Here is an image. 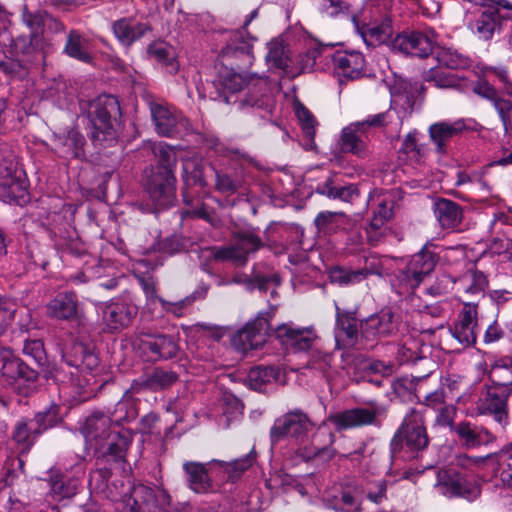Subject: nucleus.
Here are the masks:
<instances>
[{
	"label": "nucleus",
	"instance_id": "nucleus-56",
	"mask_svg": "<svg viewBox=\"0 0 512 512\" xmlns=\"http://www.w3.org/2000/svg\"><path fill=\"white\" fill-rule=\"evenodd\" d=\"M420 342L417 340H407L398 349L397 359L401 364L425 359L421 355Z\"/></svg>",
	"mask_w": 512,
	"mask_h": 512
},
{
	"label": "nucleus",
	"instance_id": "nucleus-41",
	"mask_svg": "<svg viewBox=\"0 0 512 512\" xmlns=\"http://www.w3.org/2000/svg\"><path fill=\"white\" fill-rule=\"evenodd\" d=\"M332 362L333 355L331 353L313 350L309 354L305 369L316 372L327 381H330L335 373Z\"/></svg>",
	"mask_w": 512,
	"mask_h": 512
},
{
	"label": "nucleus",
	"instance_id": "nucleus-4",
	"mask_svg": "<svg viewBox=\"0 0 512 512\" xmlns=\"http://www.w3.org/2000/svg\"><path fill=\"white\" fill-rule=\"evenodd\" d=\"M429 439L421 412L410 409L401 426L391 440L392 454L404 453L406 458H415L427 448Z\"/></svg>",
	"mask_w": 512,
	"mask_h": 512
},
{
	"label": "nucleus",
	"instance_id": "nucleus-1",
	"mask_svg": "<svg viewBox=\"0 0 512 512\" xmlns=\"http://www.w3.org/2000/svg\"><path fill=\"white\" fill-rule=\"evenodd\" d=\"M91 140L95 146H114L122 131V111L118 99L109 94L99 95L89 104Z\"/></svg>",
	"mask_w": 512,
	"mask_h": 512
},
{
	"label": "nucleus",
	"instance_id": "nucleus-60",
	"mask_svg": "<svg viewBox=\"0 0 512 512\" xmlns=\"http://www.w3.org/2000/svg\"><path fill=\"white\" fill-rule=\"evenodd\" d=\"M215 188L221 193L233 194L241 186L240 180L233 178L231 175L215 170Z\"/></svg>",
	"mask_w": 512,
	"mask_h": 512
},
{
	"label": "nucleus",
	"instance_id": "nucleus-48",
	"mask_svg": "<svg viewBox=\"0 0 512 512\" xmlns=\"http://www.w3.org/2000/svg\"><path fill=\"white\" fill-rule=\"evenodd\" d=\"M398 153L400 160H409L411 163L421 162L423 151L422 147L416 141L415 132H411L406 135Z\"/></svg>",
	"mask_w": 512,
	"mask_h": 512
},
{
	"label": "nucleus",
	"instance_id": "nucleus-51",
	"mask_svg": "<svg viewBox=\"0 0 512 512\" xmlns=\"http://www.w3.org/2000/svg\"><path fill=\"white\" fill-rule=\"evenodd\" d=\"M150 377L153 385V392L167 389L179 380V375L175 371L163 368H155L150 373Z\"/></svg>",
	"mask_w": 512,
	"mask_h": 512
},
{
	"label": "nucleus",
	"instance_id": "nucleus-2",
	"mask_svg": "<svg viewBox=\"0 0 512 512\" xmlns=\"http://www.w3.org/2000/svg\"><path fill=\"white\" fill-rule=\"evenodd\" d=\"M220 87L229 93H237L248 88V93L238 101L239 107L269 108L267 79L246 70L224 66L218 72Z\"/></svg>",
	"mask_w": 512,
	"mask_h": 512
},
{
	"label": "nucleus",
	"instance_id": "nucleus-61",
	"mask_svg": "<svg viewBox=\"0 0 512 512\" xmlns=\"http://www.w3.org/2000/svg\"><path fill=\"white\" fill-rule=\"evenodd\" d=\"M471 89L475 94L490 102L499 97L495 87L485 77H480L476 83L472 84Z\"/></svg>",
	"mask_w": 512,
	"mask_h": 512
},
{
	"label": "nucleus",
	"instance_id": "nucleus-11",
	"mask_svg": "<svg viewBox=\"0 0 512 512\" xmlns=\"http://www.w3.org/2000/svg\"><path fill=\"white\" fill-rule=\"evenodd\" d=\"M24 173L10 157L0 162V197L5 201L21 204L27 198Z\"/></svg>",
	"mask_w": 512,
	"mask_h": 512
},
{
	"label": "nucleus",
	"instance_id": "nucleus-33",
	"mask_svg": "<svg viewBox=\"0 0 512 512\" xmlns=\"http://www.w3.org/2000/svg\"><path fill=\"white\" fill-rule=\"evenodd\" d=\"M255 460L256 452L252 449L248 455L242 458L231 462L214 460L213 464L216 467L217 473L222 474L223 480L235 482L253 465Z\"/></svg>",
	"mask_w": 512,
	"mask_h": 512
},
{
	"label": "nucleus",
	"instance_id": "nucleus-12",
	"mask_svg": "<svg viewBox=\"0 0 512 512\" xmlns=\"http://www.w3.org/2000/svg\"><path fill=\"white\" fill-rule=\"evenodd\" d=\"M312 427L313 423L308 415L300 409H295L275 420L270 430V438L272 443H277L285 437L302 439Z\"/></svg>",
	"mask_w": 512,
	"mask_h": 512
},
{
	"label": "nucleus",
	"instance_id": "nucleus-8",
	"mask_svg": "<svg viewBox=\"0 0 512 512\" xmlns=\"http://www.w3.org/2000/svg\"><path fill=\"white\" fill-rule=\"evenodd\" d=\"M475 465L467 455H458L450 467V495L473 501L479 497L481 490L471 468Z\"/></svg>",
	"mask_w": 512,
	"mask_h": 512
},
{
	"label": "nucleus",
	"instance_id": "nucleus-54",
	"mask_svg": "<svg viewBox=\"0 0 512 512\" xmlns=\"http://www.w3.org/2000/svg\"><path fill=\"white\" fill-rule=\"evenodd\" d=\"M366 130L368 128H381L386 127L390 124L396 123L401 125L402 121L400 120L397 112L395 110H387L386 112L378 113L372 116H369L367 119L361 121Z\"/></svg>",
	"mask_w": 512,
	"mask_h": 512
},
{
	"label": "nucleus",
	"instance_id": "nucleus-63",
	"mask_svg": "<svg viewBox=\"0 0 512 512\" xmlns=\"http://www.w3.org/2000/svg\"><path fill=\"white\" fill-rule=\"evenodd\" d=\"M448 68V63L446 61L440 62L439 66L433 67L429 71L428 81L433 83L434 86L439 88H447L448 87V74L446 69Z\"/></svg>",
	"mask_w": 512,
	"mask_h": 512
},
{
	"label": "nucleus",
	"instance_id": "nucleus-49",
	"mask_svg": "<svg viewBox=\"0 0 512 512\" xmlns=\"http://www.w3.org/2000/svg\"><path fill=\"white\" fill-rule=\"evenodd\" d=\"M153 153L158 159V166L156 172L168 170L173 173V168L176 164V153L174 150L165 143L154 144Z\"/></svg>",
	"mask_w": 512,
	"mask_h": 512
},
{
	"label": "nucleus",
	"instance_id": "nucleus-62",
	"mask_svg": "<svg viewBox=\"0 0 512 512\" xmlns=\"http://www.w3.org/2000/svg\"><path fill=\"white\" fill-rule=\"evenodd\" d=\"M393 29L390 20H386L381 24L368 27L365 35L375 39L378 42H386L392 35Z\"/></svg>",
	"mask_w": 512,
	"mask_h": 512
},
{
	"label": "nucleus",
	"instance_id": "nucleus-6",
	"mask_svg": "<svg viewBox=\"0 0 512 512\" xmlns=\"http://www.w3.org/2000/svg\"><path fill=\"white\" fill-rule=\"evenodd\" d=\"M512 394V383H493L485 386L477 401V411L481 415L493 416L504 426L508 422V398Z\"/></svg>",
	"mask_w": 512,
	"mask_h": 512
},
{
	"label": "nucleus",
	"instance_id": "nucleus-40",
	"mask_svg": "<svg viewBox=\"0 0 512 512\" xmlns=\"http://www.w3.org/2000/svg\"><path fill=\"white\" fill-rule=\"evenodd\" d=\"M279 370L274 366H256L249 370L246 384L255 391H263L273 381H277Z\"/></svg>",
	"mask_w": 512,
	"mask_h": 512
},
{
	"label": "nucleus",
	"instance_id": "nucleus-32",
	"mask_svg": "<svg viewBox=\"0 0 512 512\" xmlns=\"http://www.w3.org/2000/svg\"><path fill=\"white\" fill-rule=\"evenodd\" d=\"M189 487L196 493H208L215 486L208 475L205 465L198 462H186L183 465Z\"/></svg>",
	"mask_w": 512,
	"mask_h": 512
},
{
	"label": "nucleus",
	"instance_id": "nucleus-18",
	"mask_svg": "<svg viewBox=\"0 0 512 512\" xmlns=\"http://www.w3.org/2000/svg\"><path fill=\"white\" fill-rule=\"evenodd\" d=\"M391 47L406 55L425 58L433 51V41L423 32L405 31L392 40Z\"/></svg>",
	"mask_w": 512,
	"mask_h": 512
},
{
	"label": "nucleus",
	"instance_id": "nucleus-19",
	"mask_svg": "<svg viewBox=\"0 0 512 512\" xmlns=\"http://www.w3.org/2000/svg\"><path fill=\"white\" fill-rule=\"evenodd\" d=\"M367 141V130L364 128L363 123L360 121L353 122L341 131L339 138L340 150L365 159L370 155Z\"/></svg>",
	"mask_w": 512,
	"mask_h": 512
},
{
	"label": "nucleus",
	"instance_id": "nucleus-43",
	"mask_svg": "<svg viewBox=\"0 0 512 512\" xmlns=\"http://www.w3.org/2000/svg\"><path fill=\"white\" fill-rule=\"evenodd\" d=\"M132 435L128 431L116 432L106 442L104 449L99 451L103 456H112L115 460H122L131 444Z\"/></svg>",
	"mask_w": 512,
	"mask_h": 512
},
{
	"label": "nucleus",
	"instance_id": "nucleus-16",
	"mask_svg": "<svg viewBox=\"0 0 512 512\" xmlns=\"http://www.w3.org/2000/svg\"><path fill=\"white\" fill-rule=\"evenodd\" d=\"M169 504L170 496L165 490L140 484L131 490L128 512H161Z\"/></svg>",
	"mask_w": 512,
	"mask_h": 512
},
{
	"label": "nucleus",
	"instance_id": "nucleus-25",
	"mask_svg": "<svg viewBox=\"0 0 512 512\" xmlns=\"http://www.w3.org/2000/svg\"><path fill=\"white\" fill-rule=\"evenodd\" d=\"M48 317L57 320H75L79 314V301L75 292L58 293L46 304Z\"/></svg>",
	"mask_w": 512,
	"mask_h": 512
},
{
	"label": "nucleus",
	"instance_id": "nucleus-47",
	"mask_svg": "<svg viewBox=\"0 0 512 512\" xmlns=\"http://www.w3.org/2000/svg\"><path fill=\"white\" fill-rule=\"evenodd\" d=\"M183 201L187 206H190V208L182 211L183 217L201 218L212 225L218 223L216 214L213 211H209L203 203L197 202L196 205H194V200L189 197L187 192H183Z\"/></svg>",
	"mask_w": 512,
	"mask_h": 512
},
{
	"label": "nucleus",
	"instance_id": "nucleus-5",
	"mask_svg": "<svg viewBox=\"0 0 512 512\" xmlns=\"http://www.w3.org/2000/svg\"><path fill=\"white\" fill-rule=\"evenodd\" d=\"M264 247L262 239L252 230H242L232 235L228 245L214 248L213 258L216 261H231L245 265L248 257Z\"/></svg>",
	"mask_w": 512,
	"mask_h": 512
},
{
	"label": "nucleus",
	"instance_id": "nucleus-36",
	"mask_svg": "<svg viewBox=\"0 0 512 512\" xmlns=\"http://www.w3.org/2000/svg\"><path fill=\"white\" fill-rule=\"evenodd\" d=\"M35 431L36 429L30 418H22L16 422L12 432V440L16 443L20 455L27 454L35 444L39 437V434H36Z\"/></svg>",
	"mask_w": 512,
	"mask_h": 512
},
{
	"label": "nucleus",
	"instance_id": "nucleus-14",
	"mask_svg": "<svg viewBox=\"0 0 512 512\" xmlns=\"http://www.w3.org/2000/svg\"><path fill=\"white\" fill-rule=\"evenodd\" d=\"M139 348L153 362L173 359L180 351L175 336L157 333H142Z\"/></svg>",
	"mask_w": 512,
	"mask_h": 512
},
{
	"label": "nucleus",
	"instance_id": "nucleus-55",
	"mask_svg": "<svg viewBox=\"0 0 512 512\" xmlns=\"http://www.w3.org/2000/svg\"><path fill=\"white\" fill-rule=\"evenodd\" d=\"M22 352L25 356L32 358L39 366H45L47 362L44 343L40 339H26Z\"/></svg>",
	"mask_w": 512,
	"mask_h": 512
},
{
	"label": "nucleus",
	"instance_id": "nucleus-50",
	"mask_svg": "<svg viewBox=\"0 0 512 512\" xmlns=\"http://www.w3.org/2000/svg\"><path fill=\"white\" fill-rule=\"evenodd\" d=\"M58 408L52 406L43 412H38L33 418H30L32 425L35 427L36 434L39 436L47 429L55 426L58 423Z\"/></svg>",
	"mask_w": 512,
	"mask_h": 512
},
{
	"label": "nucleus",
	"instance_id": "nucleus-37",
	"mask_svg": "<svg viewBox=\"0 0 512 512\" xmlns=\"http://www.w3.org/2000/svg\"><path fill=\"white\" fill-rule=\"evenodd\" d=\"M473 387L468 379L461 375L450 376V400L455 402L454 409L466 411L472 400Z\"/></svg>",
	"mask_w": 512,
	"mask_h": 512
},
{
	"label": "nucleus",
	"instance_id": "nucleus-22",
	"mask_svg": "<svg viewBox=\"0 0 512 512\" xmlns=\"http://www.w3.org/2000/svg\"><path fill=\"white\" fill-rule=\"evenodd\" d=\"M270 313H259L255 320L246 324L237 335L243 350L258 349L265 342L270 330Z\"/></svg>",
	"mask_w": 512,
	"mask_h": 512
},
{
	"label": "nucleus",
	"instance_id": "nucleus-57",
	"mask_svg": "<svg viewBox=\"0 0 512 512\" xmlns=\"http://www.w3.org/2000/svg\"><path fill=\"white\" fill-rule=\"evenodd\" d=\"M294 110L306 136L313 138L316 131V120L312 113L300 102L294 104Z\"/></svg>",
	"mask_w": 512,
	"mask_h": 512
},
{
	"label": "nucleus",
	"instance_id": "nucleus-31",
	"mask_svg": "<svg viewBox=\"0 0 512 512\" xmlns=\"http://www.w3.org/2000/svg\"><path fill=\"white\" fill-rule=\"evenodd\" d=\"M150 58L160 63L168 73L175 74L179 70L177 53L175 48L165 41H154L147 47Z\"/></svg>",
	"mask_w": 512,
	"mask_h": 512
},
{
	"label": "nucleus",
	"instance_id": "nucleus-9",
	"mask_svg": "<svg viewBox=\"0 0 512 512\" xmlns=\"http://www.w3.org/2000/svg\"><path fill=\"white\" fill-rule=\"evenodd\" d=\"M437 261V255L426 247L414 254L407 265L398 270L397 280L400 293L414 291L434 270Z\"/></svg>",
	"mask_w": 512,
	"mask_h": 512
},
{
	"label": "nucleus",
	"instance_id": "nucleus-59",
	"mask_svg": "<svg viewBox=\"0 0 512 512\" xmlns=\"http://www.w3.org/2000/svg\"><path fill=\"white\" fill-rule=\"evenodd\" d=\"M46 17L47 12L43 10L30 12L25 8L22 13V20L30 29V34H40L41 29L44 27Z\"/></svg>",
	"mask_w": 512,
	"mask_h": 512
},
{
	"label": "nucleus",
	"instance_id": "nucleus-44",
	"mask_svg": "<svg viewBox=\"0 0 512 512\" xmlns=\"http://www.w3.org/2000/svg\"><path fill=\"white\" fill-rule=\"evenodd\" d=\"M367 275L368 270L366 269L350 270L340 266H335L329 270L331 283H336L340 286L359 283L364 280Z\"/></svg>",
	"mask_w": 512,
	"mask_h": 512
},
{
	"label": "nucleus",
	"instance_id": "nucleus-58",
	"mask_svg": "<svg viewBox=\"0 0 512 512\" xmlns=\"http://www.w3.org/2000/svg\"><path fill=\"white\" fill-rule=\"evenodd\" d=\"M429 134L432 142L436 145L437 151L444 154L448 142V124L441 122L431 125Z\"/></svg>",
	"mask_w": 512,
	"mask_h": 512
},
{
	"label": "nucleus",
	"instance_id": "nucleus-10",
	"mask_svg": "<svg viewBox=\"0 0 512 512\" xmlns=\"http://www.w3.org/2000/svg\"><path fill=\"white\" fill-rule=\"evenodd\" d=\"M43 39L40 34H29L19 36L15 40V50L21 54L22 60L0 61V70L7 75H20L24 69V64H41L45 60V53L42 50Z\"/></svg>",
	"mask_w": 512,
	"mask_h": 512
},
{
	"label": "nucleus",
	"instance_id": "nucleus-52",
	"mask_svg": "<svg viewBox=\"0 0 512 512\" xmlns=\"http://www.w3.org/2000/svg\"><path fill=\"white\" fill-rule=\"evenodd\" d=\"M184 179L187 185L207 186L204 169L201 163L188 160L183 165Z\"/></svg>",
	"mask_w": 512,
	"mask_h": 512
},
{
	"label": "nucleus",
	"instance_id": "nucleus-17",
	"mask_svg": "<svg viewBox=\"0 0 512 512\" xmlns=\"http://www.w3.org/2000/svg\"><path fill=\"white\" fill-rule=\"evenodd\" d=\"M174 173L164 170L155 172L147 182V192L158 209L172 206L176 200Z\"/></svg>",
	"mask_w": 512,
	"mask_h": 512
},
{
	"label": "nucleus",
	"instance_id": "nucleus-29",
	"mask_svg": "<svg viewBox=\"0 0 512 512\" xmlns=\"http://www.w3.org/2000/svg\"><path fill=\"white\" fill-rule=\"evenodd\" d=\"M333 63L338 74L347 79H357L363 75L365 66L364 56L360 52H337Z\"/></svg>",
	"mask_w": 512,
	"mask_h": 512
},
{
	"label": "nucleus",
	"instance_id": "nucleus-38",
	"mask_svg": "<svg viewBox=\"0 0 512 512\" xmlns=\"http://www.w3.org/2000/svg\"><path fill=\"white\" fill-rule=\"evenodd\" d=\"M314 223L319 231L334 233L339 230H347L350 226V218L343 212H320Z\"/></svg>",
	"mask_w": 512,
	"mask_h": 512
},
{
	"label": "nucleus",
	"instance_id": "nucleus-53",
	"mask_svg": "<svg viewBox=\"0 0 512 512\" xmlns=\"http://www.w3.org/2000/svg\"><path fill=\"white\" fill-rule=\"evenodd\" d=\"M266 60L273 67L283 70L288 68L290 62L287 50L280 42H272L269 44Z\"/></svg>",
	"mask_w": 512,
	"mask_h": 512
},
{
	"label": "nucleus",
	"instance_id": "nucleus-21",
	"mask_svg": "<svg viewBox=\"0 0 512 512\" xmlns=\"http://www.w3.org/2000/svg\"><path fill=\"white\" fill-rule=\"evenodd\" d=\"M102 320L110 332L117 331L128 326L137 315L135 305L126 301H112L101 307Z\"/></svg>",
	"mask_w": 512,
	"mask_h": 512
},
{
	"label": "nucleus",
	"instance_id": "nucleus-3",
	"mask_svg": "<svg viewBox=\"0 0 512 512\" xmlns=\"http://www.w3.org/2000/svg\"><path fill=\"white\" fill-rule=\"evenodd\" d=\"M129 403L126 400H120L115 405L113 411L105 414L102 411L92 412L81 427V432L86 442L95 451H101L105 448L106 442L112 437L111 425H117L134 417L133 411L128 410Z\"/></svg>",
	"mask_w": 512,
	"mask_h": 512
},
{
	"label": "nucleus",
	"instance_id": "nucleus-45",
	"mask_svg": "<svg viewBox=\"0 0 512 512\" xmlns=\"http://www.w3.org/2000/svg\"><path fill=\"white\" fill-rule=\"evenodd\" d=\"M78 479L72 477H55L51 480V493L57 501L70 499L78 490Z\"/></svg>",
	"mask_w": 512,
	"mask_h": 512
},
{
	"label": "nucleus",
	"instance_id": "nucleus-26",
	"mask_svg": "<svg viewBox=\"0 0 512 512\" xmlns=\"http://www.w3.org/2000/svg\"><path fill=\"white\" fill-rule=\"evenodd\" d=\"M151 30L147 23L137 22L131 17H122L112 23L115 38L125 47H130Z\"/></svg>",
	"mask_w": 512,
	"mask_h": 512
},
{
	"label": "nucleus",
	"instance_id": "nucleus-34",
	"mask_svg": "<svg viewBox=\"0 0 512 512\" xmlns=\"http://www.w3.org/2000/svg\"><path fill=\"white\" fill-rule=\"evenodd\" d=\"M64 54L82 63L89 64L93 57L90 53L89 41L77 30H70L63 48Z\"/></svg>",
	"mask_w": 512,
	"mask_h": 512
},
{
	"label": "nucleus",
	"instance_id": "nucleus-23",
	"mask_svg": "<svg viewBox=\"0 0 512 512\" xmlns=\"http://www.w3.org/2000/svg\"><path fill=\"white\" fill-rule=\"evenodd\" d=\"M85 138L75 129H71L66 133L54 135L52 139V150L60 158L83 159L85 158Z\"/></svg>",
	"mask_w": 512,
	"mask_h": 512
},
{
	"label": "nucleus",
	"instance_id": "nucleus-7",
	"mask_svg": "<svg viewBox=\"0 0 512 512\" xmlns=\"http://www.w3.org/2000/svg\"><path fill=\"white\" fill-rule=\"evenodd\" d=\"M385 408L371 403L368 407H355L330 414L327 421L337 432L360 428L364 426L380 427L381 417L385 415Z\"/></svg>",
	"mask_w": 512,
	"mask_h": 512
},
{
	"label": "nucleus",
	"instance_id": "nucleus-46",
	"mask_svg": "<svg viewBox=\"0 0 512 512\" xmlns=\"http://www.w3.org/2000/svg\"><path fill=\"white\" fill-rule=\"evenodd\" d=\"M249 289L257 288L260 291H267L272 287L271 296L277 295L276 287L281 283V278L277 273L261 274L259 272H253L250 277L245 280Z\"/></svg>",
	"mask_w": 512,
	"mask_h": 512
},
{
	"label": "nucleus",
	"instance_id": "nucleus-39",
	"mask_svg": "<svg viewBox=\"0 0 512 512\" xmlns=\"http://www.w3.org/2000/svg\"><path fill=\"white\" fill-rule=\"evenodd\" d=\"M150 111L158 134L172 136L177 127V119L170 110L157 103H151Z\"/></svg>",
	"mask_w": 512,
	"mask_h": 512
},
{
	"label": "nucleus",
	"instance_id": "nucleus-13",
	"mask_svg": "<svg viewBox=\"0 0 512 512\" xmlns=\"http://www.w3.org/2000/svg\"><path fill=\"white\" fill-rule=\"evenodd\" d=\"M253 38L245 36L242 30L233 32L230 41L222 49L221 56L224 66L235 67L238 70H246L253 65Z\"/></svg>",
	"mask_w": 512,
	"mask_h": 512
},
{
	"label": "nucleus",
	"instance_id": "nucleus-15",
	"mask_svg": "<svg viewBox=\"0 0 512 512\" xmlns=\"http://www.w3.org/2000/svg\"><path fill=\"white\" fill-rule=\"evenodd\" d=\"M459 300L464 306L459 313L454 330L450 329V333H452L453 340L461 347L450 349V352H460L476 343L477 306L461 298Z\"/></svg>",
	"mask_w": 512,
	"mask_h": 512
},
{
	"label": "nucleus",
	"instance_id": "nucleus-28",
	"mask_svg": "<svg viewBox=\"0 0 512 512\" xmlns=\"http://www.w3.org/2000/svg\"><path fill=\"white\" fill-rule=\"evenodd\" d=\"M0 373L8 383H13L17 379L34 382L38 378V373L16 357L11 349L0 367Z\"/></svg>",
	"mask_w": 512,
	"mask_h": 512
},
{
	"label": "nucleus",
	"instance_id": "nucleus-20",
	"mask_svg": "<svg viewBox=\"0 0 512 512\" xmlns=\"http://www.w3.org/2000/svg\"><path fill=\"white\" fill-rule=\"evenodd\" d=\"M63 361L81 371H92L99 365V358L89 345L72 340L61 349Z\"/></svg>",
	"mask_w": 512,
	"mask_h": 512
},
{
	"label": "nucleus",
	"instance_id": "nucleus-27",
	"mask_svg": "<svg viewBox=\"0 0 512 512\" xmlns=\"http://www.w3.org/2000/svg\"><path fill=\"white\" fill-rule=\"evenodd\" d=\"M276 336L285 345L298 350H307L312 346L316 336L310 328H293L288 324H282L276 329Z\"/></svg>",
	"mask_w": 512,
	"mask_h": 512
},
{
	"label": "nucleus",
	"instance_id": "nucleus-24",
	"mask_svg": "<svg viewBox=\"0 0 512 512\" xmlns=\"http://www.w3.org/2000/svg\"><path fill=\"white\" fill-rule=\"evenodd\" d=\"M362 334L369 337H387L397 331L395 314L390 307L381 309L361 322Z\"/></svg>",
	"mask_w": 512,
	"mask_h": 512
},
{
	"label": "nucleus",
	"instance_id": "nucleus-42",
	"mask_svg": "<svg viewBox=\"0 0 512 512\" xmlns=\"http://www.w3.org/2000/svg\"><path fill=\"white\" fill-rule=\"evenodd\" d=\"M426 405L436 412L434 428H445L448 426V406L446 404V393L443 387L430 393L425 399Z\"/></svg>",
	"mask_w": 512,
	"mask_h": 512
},
{
	"label": "nucleus",
	"instance_id": "nucleus-35",
	"mask_svg": "<svg viewBox=\"0 0 512 512\" xmlns=\"http://www.w3.org/2000/svg\"><path fill=\"white\" fill-rule=\"evenodd\" d=\"M450 429H453L461 444L467 448L476 447L486 443L491 434L485 429H479L469 422H460L456 426H452L450 422Z\"/></svg>",
	"mask_w": 512,
	"mask_h": 512
},
{
	"label": "nucleus",
	"instance_id": "nucleus-64",
	"mask_svg": "<svg viewBox=\"0 0 512 512\" xmlns=\"http://www.w3.org/2000/svg\"><path fill=\"white\" fill-rule=\"evenodd\" d=\"M392 214V206L388 205L385 201L380 202L371 221L372 227L375 229L381 228L392 217Z\"/></svg>",
	"mask_w": 512,
	"mask_h": 512
},
{
	"label": "nucleus",
	"instance_id": "nucleus-30",
	"mask_svg": "<svg viewBox=\"0 0 512 512\" xmlns=\"http://www.w3.org/2000/svg\"><path fill=\"white\" fill-rule=\"evenodd\" d=\"M336 342L339 347L340 341H346V345H354L358 339L359 327L355 313L341 311L336 306Z\"/></svg>",
	"mask_w": 512,
	"mask_h": 512
}]
</instances>
